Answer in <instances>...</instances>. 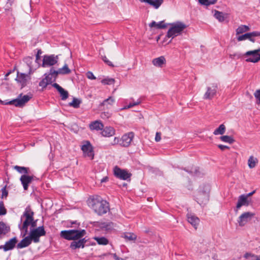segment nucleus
<instances>
[{
	"label": "nucleus",
	"mask_w": 260,
	"mask_h": 260,
	"mask_svg": "<svg viewBox=\"0 0 260 260\" xmlns=\"http://www.w3.org/2000/svg\"><path fill=\"white\" fill-rule=\"evenodd\" d=\"M89 204L91 208L99 215L104 214L109 210V203L100 196L93 197Z\"/></svg>",
	"instance_id": "1"
},
{
	"label": "nucleus",
	"mask_w": 260,
	"mask_h": 260,
	"mask_svg": "<svg viewBox=\"0 0 260 260\" xmlns=\"http://www.w3.org/2000/svg\"><path fill=\"white\" fill-rule=\"evenodd\" d=\"M86 234L85 230H70L62 231L61 237L68 240H76L83 238Z\"/></svg>",
	"instance_id": "2"
},
{
	"label": "nucleus",
	"mask_w": 260,
	"mask_h": 260,
	"mask_svg": "<svg viewBox=\"0 0 260 260\" xmlns=\"http://www.w3.org/2000/svg\"><path fill=\"white\" fill-rule=\"evenodd\" d=\"M34 212L31 210L29 206L27 207L24 212L23 213L21 218L23 217H25V220L23 221L21 226H20L21 231H24V233L23 237H24L28 232V228L30 225V223L33 221Z\"/></svg>",
	"instance_id": "3"
},
{
	"label": "nucleus",
	"mask_w": 260,
	"mask_h": 260,
	"mask_svg": "<svg viewBox=\"0 0 260 260\" xmlns=\"http://www.w3.org/2000/svg\"><path fill=\"white\" fill-rule=\"evenodd\" d=\"M169 24L171 26L168 30L166 36L172 39L180 35L183 30L187 27V25L181 21H177Z\"/></svg>",
	"instance_id": "4"
},
{
	"label": "nucleus",
	"mask_w": 260,
	"mask_h": 260,
	"mask_svg": "<svg viewBox=\"0 0 260 260\" xmlns=\"http://www.w3.org/2000/svg\"><path fill=\"white\" fill-rule=\"evenodd\" d=\"M31 97L28 95H24L22 96V94H20L18 98L10 101H3L0 100V103L3 105H13L17 107H23L26 103H27Z\"/></svg>",
	"instance_id": "5"
},
{
	"label": "nucleus",
	"mask_w": 260,
	"mask_h": 260,
	"mask_svg": "<svg viewBox=\"0 0 260 260\" xmlns=\"http://www.w3.org/2000/svg\"><path fill=\"white\" fill-rule=\"evenodd\" d=\"M46 234L44 227L42 225L36 229H31L29 236L34 243H38L40 241V237L45 236Z\"/></svg>",
	"instance_id": "6"
},
{
	"label": "nucleus",
	"mask_w": 260,
	"mask_h": 260,
	"mask_svg": "<svg viewBox=\"0 0 260 260\" xmlns=\"http://www.w3.org/2000/svg\"><path fill=\"white\" fill-rule=\"evenodd\" d=\"M245 56H251L247 58L245 60L246 62H251L253 63L257 62L260 60V48L246 52Z\"/></svg>",
	"instance_id": "7"
},
{
	"label": "nucleus",
	"mask_w": 260,
	"mask_h": 260,
	"mask_svg": "<svg viewBox=\"0 0 260 260\" xmlns=\"http://www.w3.org/2000/svg\"><path fill=\"white\" fill-rule=\"evenodd\" d=\"M197 202L200 205L206 204L209 200V192L208 190L200 191L196 196Z\"/></svg>",
	"instance_id": "8"
},
{
	"label": "nucleus",
	"mask_w": 260,
	"mask_h": 260,
	"mask_svg": "<svg viewBox=\"0 0 260 260\" xmlns=\"http://www.w3.org/2000/svg\"><path fill=\"white\" fill-rule=\"evenodd\" d=\"M217 89L218 85L216 83H213L211 86L207 87L203 98L205 100H212L216 95Z\"/></svg>",
	"instance_id": "9"
},
{
	"label": "nucleus",
	"mask_w": 260,
	"mask_h": 260,
	"mask_svg": "<svg viewBox=\"0 0 260 260\" xmlns=\"http://www.w3.org/2000/svg\"><path fill=\"white\" fill-rule=\"evenodd\" d=\"M81 149L85 156L89 157L91 160L93 159L94 154L93 147L89 141L85 142V144L82 146Z\"/></svg>",
	"instance_id": "10"
},
{
	"label": "nucleus",
	"mask_w": 260,
	"mask_h": 260,
	"mask_svg": "<svg viewBox=\"0 0 260 260\" xmlns=\"http://www.w3.org/2000/svg\"><path fill=\"white\" fill-rule=\"evenodd\" d=\"M260 37V32L259 31H253L251 32L246 33L244 35L239 36L237 38V40L238 41H242L246 40H249L252 42H254L255 41V37Z\"/></svg>",
	"instance_id": "11"
},
{
	"label": "nucleus",
	"mask_w": 260,
	"mask_h": 260,
	"mask_svg": "<svg viewBox=\"0 0 260 260\" xmlns=\"http://www.w3.org/2000/svg\"><path fill=\"white\" fill-rule=\"evenodd\" d=\"M255 214L250 212H246L242 214L238 218V222L240 226H244L251 218Z\"/></svg>",
	"instance_id": "12"
},
{
	"label": "nucleus",
	"mask_w": 260,
	"mask_h": 260,
	"mask_svg": "<svg viewBox=\"0 0 260 260\" xmlns=\"http://www.w3.org/2000/svg\"><path fill=\"white\" fill-rule=\"evenodd\" d=\"M114 174L116 177L124 180H127L131 176V174L128 173L127 171L121 169L117 166L114 168Z\"/></svg>",
	"instance_id": "13"
},
{
	"label": "nucleus",
	"mask_w": 260,
	"mask_h": 260,
	"mask_svg": "<svg viewBox=\"0 0 260 260\" xmlns=\"http://www.w3.org/2000/svg\"><path fill=\"white\" fill-rule=\"evenodd\" d=\"M58 56L54 55H45L43 60L42 66H52L55 64L58 61Z\"/></svg>",
	"instance_id": "14"
},
{
	"label": "nucleus",
	"mask_w": 260,
	"mask_h": 260,
	"mask_svg": "<svg viewBox=\"0 0 260 260\" xmlns=\"http://www.w3.org/2000/svg\"><path fill=\"white\" fill-rule=\"evenodd\" d=\"M134 137V134L133 132H129L124 135L120 140V145L123 147H128Z\"/></svg>",
	"instance_id": "15"
},
{
	"label": "nucleus",
	"mask_w": 260,
	"mask_h": 260,
	"mask_svg": "<svg viewBox=\"0 0 260 260\" xmlns=\"http://www.w3.org/2000/svg\"><path fill=\"white\" fill-rule=\"evenodd\" d=\"M17 242V238L16 237H13L7 241L5 245H1L0 249H3L4 251L12 250L15 247Z\"/></svg>",
	"instance_id": "16"
},
{
	"label": "nucleus",
	"mask_w": 260,
	"mask_h": 260,
	"mask_svg": "<svg viewBox=\"0 0 260 260\" xmlns=\"http://www.w3.org/2000/svg\"><path fill=\"white\" fill-rule=\"evenodd\" d=\"M34 176H29L27 175H22L21 176L20 180L25 190L28 189L29 184L34 180Z\"/></svg>",
	"instance_id": "17"
},
{
	"label": "nucleus",
	"mask_w": 260,
	"mask_h": 260,
	"mask_svg": "<svg viewBox=\"0 0 260 260\" xmlns=\"http://www.w3.org/2000/svg\"><path fill=\"white\" fill-rule=\"evenodd\" d=\"M250 204V201L245 196V194H242L238 198V202L236 207L235 211L238 210L243 206H248Z\"/></svg>",
	"instance_id": "18"
},
{
	"label": "nucleus",
	"mask_w": 260,
	"mask_h": 260,
	"mask_svg": "<svg viewBox=\"0 0 260 260\" xmlns=\"http://www.w3.org/2000/svg\"><path fill=\"white\" fill-rule=\"evenodd\" d=\"M186 217L188 222L197 229L200 221V219L194 214L189 212L187 214Z\"/></svg>",
	"instance_id": "19"
},
{
	"label": "nucleus",
	"mask_w": 260,
	"mask_h": 260,
	"mask_svg": "<svg viewBox=\"0 0 260 260\" xmlns=\"http://www.w3.org/2000/svg\"><path fill=\"white\" fill-rule=\"evenodd\" d=\"M28 79H30L29 75L17 72V77L15 80L17 82L21 84L22 87L26 85Z\"/></svg>",
	"instance_id": "20"
},
{
	"label": "nucleus",
	"mask_w": 260,
	"mask_h": 260,
	"mask_svg": "<svg viewBox=\"0 0 260 260\" xmlns=\"http://www.w3.org/2000/svg\"><path fill=\"white\" fill-rule=\"evenodd\" d=\"M78 241L74 240L71 242L70 248L72 249H76L77 248H84L85 244L87 242L85 238H82L77 240Z\"/></svg>",
	"instance_id": "21"
},
{
	"label": "nucleus",
	"mask_w": 260,
	"mask_h": 260,
	"mask_svg": "<svg viewBox=\"0 0 260 260\" xmlns=\"http://www.w3.org/2000/svg\"><path fill=\"white\" fill-rule=\"evenodd\" d=\"M141 3H146L157 9L164 3V0H139Z\"/></svg>",
	"instance_id": "22"
},
{
	"label": "nucleus",
	"mask_w": 260,
	"mask_h": 260,
	"mask_svg": "<svg viewBox=\"0 0 260 260\" xmlns=\"http://www.w3.org/2000/svg\"><path fill=\"white\" fill-rule=\"evenodd\" d=\"M32 241H33L32 240L30 236L28 235V236H26L24 238L22 239L21 241L17 244L16 246L17 248L18 249H21L27 247L31 243Z\"/></svg>",
	"instance_id": "23"
},
{
	"label": "nucleus",
	"mask_w": 260,
	"mask_h": 260,
	"mask_svg": "<svg viewBox=\"0 0 260 260\" xmlns=\"http://www.w3.org/2000/svg\"><path fill=\"white\" fill-rule=\"evenodd\" d=\"M51 71L55 75H58L59 74L66 75L69 74L71 72V70L68 68L67 64H65L62 68L59 69L57 71H55L53 68H52Z\"/></svg>",
	"instance_id": "24"
},
{
	"label": "nucleus",
	"mask_w": 260,
	"mask_h": 260,
	"mask_svg": "<svg viewBox=\"0 0 260 260\" xmlns=\"http://www.w3.org/2000/svg\"><path fill=\"white\" fill-rule=\"evenodd\" d=\"M89 128L90 130H95L99 131L100 130H102L104 128V124L100 120H95L91 122L89 125Z\"/></svg>",
	"instance_id": "25"
},
{
	"label": "nucleus",
	"mask_w": 260,
	"mask_h": 260,
	"mask_svg": "<svg viewBox=\"0 0 260 260\" xmlns=\"http://www.w3.org/2000/svg\"><path fill=\"white\" fill-rule=\"evenodd\" d=\"M152 64L157 67L162 68L166 63V60L164 56L153 59L152 61Z\"/></svg>",
	"instance_id": "26"
},
{
	"label": "nucleus",
	"mask_w": 260,
	"mask_h": 260,
	"mask_svg": "<svg viewBox=\"0 0 260 260\" xmlns=\"http://www.w3.org/2000/svg\"><path fill=\"white\" fill-rule=\"evenodd\" d=\"M115 129L113 127L111 126L104 127L101 134L103 136L110 137L113 136L115 134Z\"/></svg>",
	"instance_id": "27"
},
{
	"label": "nucleus",
	"mask_w": 260,
	"mask_h": 260,
	"mask_svg": "<svg viewBox=\"0 0 260 260\" xmlns=\"http://www.w3.org/2000/svg\"><path fill=\"white\" fill-rule=\"evenodd\" d=\"M10 231V227L3 222H0V239Z\"/></svg>",
	"instance_id": "28"
},
{
	"label": "nucleus",
	"mask_w": 260,
	"mask_h": 260,
	"mask_svg": "<svg viewBox=\"0 0 260 260\" xmlns=\"http://www.w3.org/2000/svg\"><path fill=\"white\" fill-rule=\"evenodd\" d=\"M149 25L150 27H155L157 29L165 28L167 27V24L164 23V21H160L158 23H156L155 21H153Z\"/></svg>",
	"instance_id": "29"
},
{
	"label": "nucleus",
	"mask_w": 260,
	"mask_h": 260,
	"mask_svg": "<svg viewBox=\"0 0 260 260\" xmlns=\"http://www.w3.org/2000/svg\"><path fill=\"white\" fill-rule=\"evenodd\" d=\"M52 68L50 69L49 72L48 74H45L44 75L45 76V78L48 80L50 84H51L53 82L56 80V78L58 75H55L53 72L51 71Z\"/></svg>",
	"instance_id": "30"
},
{
	"label": "nucleus",
	"mask_w": 260,
	"mask_h": 260,
	"mask_svg": "<svg viewBox=\"0 0 260 260\" xmlns=\"http://www.w3.org/2000/svg\"><path fill=\"white\" fill-rule=\"evenodd\" d=\"M226 16V14H224L221 12H219L217 10H215L214 14V17L217 19L219 22H222L224 21Z\"/></svg>",
	"instance_id": "31"
},
{
	"label": "nucleus",
	"mask_w": 260,
	"mask_h": 260,
	"mask_svg": "<svg viewBox=\"0 0 260 260\" xmlns=\"http://www.w3.org/2000/svg\"><path fill=\"white\" fill-rule=\"evenodd\" d=\"M113 223L111 222L99 223V226L105 231L110 230L112 228Z\"/></svg>",
	"instance_id": "32"
},
{
	"label": "nucleus",
	"mask_w": 260,
	"mask_h": 260,
	"mask_svg": "<svg viewBox=\"0 0 260 260\" xmlns=\"http://www.w3.org/2000/svg\"><path fill=\"white\" fill-rule=\"evenodd\" d=\"M13 168L15 170H16L20 174H24V175H26L29 173V169L28 168L20 167L19 166H15Z\"/></svg>",
	"instance_id": "33"
},
{
	"label": "nucleus",
	"mask_w": 260,
	"mask_h": 260,
	"mask_svg": "<svg viewBox=\"0 0 260 260\" xmlns=\"http://www.w3.org/2000/svg\"><path fill=\"white\" fill-rule=\"evenodd\" d=\"M122 237L128 241H135L137 239L136 235L133 233H124Z\"/></svg>",
	"instance_id": "34"
},
{
	"label": "nucleus",
	"mask_w": 260,
	"mask_h": 260,
	"mask_svg": "<svg viewBox=\"0 0 260 260\" xmlns=\"http://www.w3.org/2000/svg\"><path fill=\"white\" fill-rule=\"evenodd\" d=\"M93 239L99 245H106L108 244V240L104 237H95Z\"/></svg>",
	"instance_id": "35"
},
{
	"label": "nucleus",
	"mask_w": 260,
	"mask_h": 260,
	"mask_svg": "<svg viewBox=\"0 0 260 260\" xmlns=\"http://www.w3.org/2000/svg\"><path fill=\"white\" fill-rule=\"evenodd\" d=\"M225 126L223 124H220L219 127L214 130L213 134L215 135H223L225 132Z\"/></svg>",
	"instance_id": "36"
},
{
	"label": "nucleus",
	"mask_w": 260,
	"mask_h": 260,
	"mask_svg": "<svg viewBox=\"0 0 260 260\" xmlns=\"http://www.w3.org/2000/svg\"><path fill=\"white\" fill-rule=\"evenodd\" d=\"M244 257L247 260H260V255H254L249 252H246L244 255Z\"/></svg>",
	"instance_id": "37"
},
{
	"label": "nucleus",
	"mask_w": 260,
	"mask_h": 260,
	"mask_svg": "<svg viewBox=\"0 0 260 260\" xmlns=\"http://www.w3.org/2000/svg\"><path fill=\"white\" fill-rule=\"evenodd\" d=\"M250 30L248 26L241 25L239 26L236 29V35L241 34Z\"/></svg>",
	"instance_id": "38"
},
{
	"label": "nucleus",
	"mask_w": 260,
	"mask_h": 260,
	"mask_svg": "<svg viewBox=\"0 0 260 260\" xmlns=\"http://www.w3.org/2000/svg\"><path fill=\"white\" fill-rule=\"evenodd\" d=\"M257 162L258 160L256 158L254 157L253 156H250L248 160V167L251 169L253 168Z\"/></svg>",
	"instance_id": "39"
},
{
	"label": "nucleus",
	"mask_w": 260,
	"mask_h": 260,
	"mask_svg": "<svg viewBox=\"0 0 260 260\" xmlns=\"http://www.w3.org/2000/svg\"><path fill=\"white\" fill-rule=\"evenodd\" d=\"M220 140L223 142L229 144H233L235 142V140L231 136H222L220 137Z\"/></svg>",
	"instance_id": "40"
},
{
	"label": "nucleus",
	"mask_w": 260,
	"mask_h": 260,
	"mask_svg": "<svg viewBox=\"0 0 260 260\" xmlns=\"http://www.w3.org/2000/svg\"><path fill=\"white\" fill-rule=\"evenodd\" d=\"M81 103V100L76 98H74L72 102L69 103V106L71 107H73L74 108H78L80 107V105Z\"/></svg>",
	"instance_id": "41"
},
{
	"label": "nucleus",
	"mask_w": 260,
	"mask_h": 260,
	"mask_svg": "<svg viewBox=\"0 0 260 260\" xmlns=\"http://www.w3.org/2000/svg\"><path fill=\"white\" fill-rule=\"evenodd\" d=\"M58 91L59 92V93L60 94L61 99L62 100L64 101L68 99V98L69 96V93H68V91L64 90L62 87Z\"/></svg>",
	"instance_id": "42"
},
{
	"label": "nucleus",
	"mask_w": 260,
	"mask_h": 260,
	"mask_svg": "<svg viewBox=\"0 0 260 260\" xmlns=\"http://www.w3.org/2000/svg\"><path fill=\"white\" fill-rule=\"evenodd\" d=\"M114 79L113 78H105L101 81L102 84L105 85H110L114 83Z\"/></svg>",
	"instance_id": "43"
},
{
	"label": "nucleus",
	"mask_w": 260,
	"mask_h": 260,
	"mask_svg": "<svg viewBox=\"0 0 260 260\" xmlns=\"http://www.w3.org/2000/svg\"><path fill=\"white\" fill-rule=\"evenodd\" d=\"M50 83L48 82L47 79L45 77L40 82L39 86L42 87L43 89L45 88L48 84Z\"/></svg>",
	"instance_id": "44"
},
{
	"label": "nucleus",
	"mask_w": 260,
	"mask_h": 260,
	"mask_svg": "<svg viewBox=\"0 0 260 260\" xmlns=\"http://www.w3.org/2000/svg\"><path fill=\"white\" fill-rule=\"evenodd\" d=\"M115 102V100L112 96H110L109 98L105 100L103 103H102V105H105L106 104V103H108V104L112 105Z\"/></svg>",
	"instance_id": "45"
},
{
	"label": "nucleus",
	"mask_w": 260,
	"mask_h": 260,
	"mask_svg": "<svg viewBox=\"0 0 260 260\" xmlns=\"http://www.w3.org/2000/svg\"><path fill=\"white\" fill-rule=\"evenodd\" d=\"M32 59V57L27 56L23 58V61L27 64L29 68H31Z\"/></svg>",
	"instance_id": "46"
},
{
	"label": "nucleus",
	"mask_w": 260,
	"mask_h": 260,
	"mask_svg": "<svg viewBox=\"0 0 260 260\" xmlns=\"http://www.w3.org/2000/svg\"><path fill=\"white\" fill-rule=\"evenodd\" d=\"M7 213V210L4 207L3 202H0V215H5Z\"/></svg>",
	"instance_id": "47"
},
{
	"label": "nucleus",
	"mask_w": 260,
	"mask_h": 260,
	"mask_svg": "<svg viewBox=\"0 0 260 260\" xmlns=\"http://www.w3.org/2000/svg\"><path fill=\"white\" fill-rule=\"evenodd\" d=\"M112 114L109 112H104L101 114V117L102 119H106L111 117Z\"/></svg>",
	"instance_id": "48"
},
{
	"label": "nucleus",
	"mask_w": 260,
	"mask_h": 260,
	"mask_svg": "<svg viewBox=\"0 0 260 260\" xmlns=\"http://www.w3.org/2000/svg\"><path fill=\"white\" fill-rule=\"evenodd\" d=\"M140 103H141V101L139 100H138L136 102L130 103L128 104V105L127 106V108L125 107L123 109L130 108L133 107L134 106L138 105Z\"/></svg>",
	"instance_id": "49"
},
{
	"label": "nucleus",
	"mask_w": 260,
	"mask_h": 260,
	"mask_svg": "<svg viewBox=\"0 0 260 260\" xmlns=\"http://www.w3.org/2000/svg\"><path fill=\"white\" fill-rule=\"evenodd\" d=\"M102 59L104 61V62L107 64L109 66L111 67H114V65L112 63V62L110 61L106 56H102Z\"/></svg>",
	"instance_id": "50"
},
{
	"label": "nucleus",
	"mask_w": 260,
	"mask_h": 260,
	"mask_svg": "<svg viewBox=\"0 0 260 260\" xmlns=\"http://www.w3.org/2000/svg\"><path fill=\"white\" fill-rule=\"evenodd\" d=\"M255 98L258 101V104H260V89L256 90L254 93Z\"/></svg>",
	"instance_id": "51"
},
{
	"label": "nucleus",
	"mask_w": 260,
	"mask_h": 260,
	"mask_svg": "<svg viewBox=\"0 0 260 260\" xmlns=\"http://www.w3.org/2000/svg\"><path fill=\"white\" fill-rule=\"evenodd\" d=\"M2 197L6 198L8 194V192L6 190V186H5L2 188Z\"/></svg>",
	"instance_id": "52"
},
{
	"label": "nucleus",
	"mask_w": 260,
	"mask_h": 260,
	"mask_svg": "<svg viewBox=\"0 0 260 260\" xmlns=\"http://www.w3.org/2000/svg\"><path fill=\"white\" fill-rule=\"evenodd\" d=\"M86 76L89 79L94 80L96 79L95 77L93 74V73L90 71L86 73Z\"/></svg>",
	"instance_id": "53"
},
{
	"label": "nucleus",
	"mask_w": 260,
	"mask_h": 260,
	"mask_svg": "<svg viewBox=\"0 0 260 260\" xmlns=\"http://www.w3.org/2000/svg\"><path fill=\"white\" fill-rule=\"evenodd\" d=\"M13 1L12 0H8L6 6V10H9L10 8V6H11Z\"/></svg>",
	"instance_id": "54"
},
{
	"label": "nucleus",
	"mask_w": 260,
	"mask_h": 260,
	"mask_svg": "<svg viewBox=\"0 0 260 260\" xmlns=\"http://www.w3.org/2000/svg\"><path fill=\"white\" fill-rule=\"evenodd\" d=\"M161 139V133L160 132H157L156 133L155 140L156 142H159Z\"/></svg>",
	"instance_id": "55"
},
{
	"label": "nucleus",
	"mask_w": 260,
	"mask_h": 260,
	"mask_svg": "<svg viewBox=\"0 0 260 260\" xmlns=\"http://www.w3.org/2000/svg\"><path fill=\"white\" fill-rule=\"evenodd\" d=\"M199 2L202 5H204V6H209V4H208V0H199Z\"/></svg>",
	"instance_id": "56"
},
{
	"label": "nucleus",
	"mask_w": 260,
	"mask_h": 260,
	"mask_svg": "<svg viewBox=\"0 0 260 260\" xmlns=\"http://www.w3.org/2000/svg\"><path fill=\"white\" fill-rule=\"evenodd\" d=\"M184 170L191 174H192L194 173L195 174H197V170L196 169H194V170L193 171L192 169L188 170V169L184 168Z\"/></svg>",
	"instance_id": "57"
},
{
	"label": "nucleus",
	"mask_w": 260,
	"mask_h": 260,
	"mask_svg": "<svg viewBox=\"0 0 260 260\" xmlns=\"http://www.w3.org/2000/svg\"><path fill=\"white\" fill-rule=\"evenodd\" d=\"M218 147L221 150H222L223 151L224 150H225V149H229L230 147L229 146H225V145H222V144H219L218 145Z\"/></svg>",
	"instance_id": "58"
},
{
	"label": "nucleus",
	"mask_w": 260,
	"mask_h": 260,
	"mask_svg": "<svg viewBox=\"0 0 260 260\" xmlns=\"http://www.w3.org/2000/svg\"><path fill=\"white\" fill-rule=\"evenodd\" d=\"M120 139L119 138L115 137L113 143H112V145H114L117 144L119 143H120Z\"/></svg>",
	"instance_id": "59"
},
{
	"label": "nucleus",
	"mask_w": 260,
	"mask_h": 260,
	"mask_svg": "<svg viewBox=\"0 0 260 260\" xmlns=\"http://www.w3.org/2000/svg\"><path fill=\"white\" fill-rule=\"evenodd\" d=\"M42 53V51L41 49H38L37 51V53L36 54V60H38L40 59V55Z\"/></svg>",
	"instance_id": "60"
},
{
	"label": "nucleus",
	"mask_w": 260,
	"mask_h": 260,
	"mask_svg": "<svg viewBox=\"0 0 260 260\" xmlns=\"http://www.w3.org/2000/svg\"><path fill=\"white\" fill-rule=\"evenodd\" d=\"M37 220H34V218L33 219V221H31V222L30 223V225L33 228V229H35V228L37 226Z\"/></svg>",
	"instance_id": "61"
},
{
	"label": "nucleus",
	"mask_w": 260,
	"mask_h": 260,
	"mask_svg": "<svg viewBox=\"0 0 260 260\" xmlns=\"http://www.w3.org/2000/svg\"><path fill=\"white\" fill-rule=\"evenodd\" d=\"M52 85L53 87L55 88L57 90V91H58L62 88L60 86H59V85H58L56 83H54L52 84Z\"/></svg>",
	"instance_id": "62"
},
{
	"label": "nucleus",
	"mask_w": 260,
	"mask_h": 260,
	"mask_svg": "<svg viewBox=\"0 0 260 260\" xmlns=\"http://www.w3.org/2000/svg\"><path fill=\"white\" fill-rule=\"evenodd\" d=\"M240 55L238 54H231L230 57L232 58H235V57H237V58H239L240 57Z\"/></svg>",
	"instance_id": "63"
},
{
	"label": "nucleus",
	"mask_w": 260,
	"mask_h": 260,
	"mask_svg": "<svg viewBox=\"0 0 260 260\" xmlns=\"http://www.w3.org/2000/svg\"><path fill=\"white\" fill-rule=\"evenodd\" d=\"M113 257L115 260H124L122 258L118 256L115 253L114 254Z\"/></svg>",
	"instance_id": "64"
}]
</instances>
